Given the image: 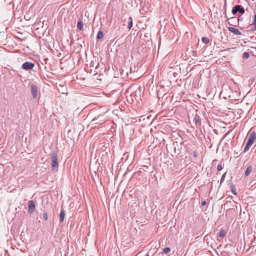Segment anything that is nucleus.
Wrapping results in <instances>:
<instances>
[{
    "label": "nucleus",
    "mask_w": 256,
    "mask_h": 256,
    "mask_svg": "<svg viewBox=\"0 0 256 256\" xmlns=\"http://www.w3.org/2000/svg\"><path fill=\"white\" fill-rule=\"evenodd\" d=\"M244 8L240 5H236L232 9V12L234 15H235L238 12L241 14L244 13Z\"/></svg>",
    "instance_id": "obj_3"
},
{
    "label": "nucleus",
    "mask_w": 256,
    "mask_h": 256,
    "mask_svg": "<svg viewBox=\"0 0 256 256\" xmlns=\"http://www.w3.org/2000/svg\"><path fill=\"white\" fill-rule=\"evenodd\" d=\"M36 210L34 202L33 200H30L28 204V212L30 214L34 212Z\"/></svg>",
    "instance_id": "obj_6"
},
{
    "label": "nucleus",
    "mask_w": 256,
    "mask_h": 256,
    "mask_svg": "<svg viewBox=\"0 0 256 256\" xmlns=\"http://www.w3.org/2000/svg\"><path fill=\"white\" fill-rule=\"evenodd\" d=\"M256 30V26L252 25V24H251L250 26L249 30L254 31Z\"/></svg>",
    "instance_id": "obj_16"
},
{
    "label": "nucleus",
    "mask_w": 256,
    "mask_h": 256,
    "mask_svg": "<svg viewBox=\"0 0 256 256\" xmlns=\"http://www.w3.org/2000/svg\"><path fill=\"white\" fill-rule=\"evenodd\" d=\"M83 27H84V24H83L82 21V20L79 19L77 22V28L80 30H82Z\"/></svg>",
    "instance_id": "obj_8"
},
{
    "label": "nucleus",
    "mask_w": 256,
    "mask_h": 256,
    "mask_svg": "<svg viewBox=\"0 0 256 256\" xmlns=\"http://www.w3.org/2000/svg\"><path fill=\"white\" fill-rule=\"evenodd\" d=\"M256 140V134L254 132H251L248 137V142L244 148V152H247Z\"/></svg>",
    "instance_id": "obj_1"
},
{
    "label": "nucleus",
    "mask_w": 256,
    "mask_h": 256,
    "mask_svg": "<svg viewBox=\"0 0 256 256\" xmlns=\"http://www.w3.org/2000/svg\"><path fill=\"white\" fill-rule=\"evenodd\" d=\"M170 251V248H165L164 250H163V252L164 253V254H166L168 253V252H169Z\"/></svg>",
    "instance_id": "obj_20"
},
{
    "label": "nucleus",
    "mask_w": 256,
    "mask_h": 256,
    "mask_svg": "<svg viewBox=\"0 0 256 256\" xmlns=\"http://www.w3.org/2000/svg\"><path fill=\"white\" fill-rule=\"evenodd\" d=\"M104 36L103 32L101 30L99 31L98 32V34L96 36V38L98 40H100Z\"/></svg>",
    "instance_id": "obj_14"
},
{
    "label": "nucleus",
    "mask_w": 256,
    "mask_h": 256,
    "mask_svg": "<svg viewBox=\"0 0 256 256\" xmlns=\"http://www.w3.org/2000/svg\"><path fill=\"white\" fill-rule=\"evenodd\" d=\"M228 24H230V25H232V24H230V22H228Z\"/></svg>",
    "instance_id": "obj_27"
},
{
    "label": "nucleus",
    "mask_w": 256,
    "mask_h": 256,
    "mask_svg": "<svg viewBox=\"0 0 256 256\" xmlns=\"http://www.w3.org/2000/svg\"><path fill=\"white\" fill-rule=\"evenodd\" d=\"M228 30L230 32L234 33V34H236V35H241L240 32L238 28H234V27H228Z\"/></svg>",
    "instance_id": "obj_7"
},
{
    "label": "nucleus",
    "mask_w": 256,
    "mask_h": 256,
    "mask_svg": "<svg viewBox=\"0 0 256 256\" xmlns=\"http://www.w3.org/2000/svg\"><path fill=\"white\" fill-rule=\"evenodd\" d=\"M225 174H224L222 176V178H221V180H224V176H225Z\"/></svg>",
    "instance_id": "obj_26"
},
{
    "label": "nucleus",
    "mask_w": 256,
    "mask_h": 256,
    "mask_svg": "<svg viewBox=\"0 0 256 256\" xmlns=\"http://www.w3.org/2000/svg\"><path fill=\"white\" fill-rule=\"evenodd\" d=\"M250 56L248 52H244L242 54V58H248Z\"/></svg>",
    "instance_id": "obj_17"
},
{
    "label": "nucleus",
    "mask_w": 256,
    "mask_h": 256,
    "mask_svg": "<svg viewBox=\"0 0 256 256\" xmlns=\"http://www.w3.org/2000/svg\"><path fill=\"white\" fill-rule=\"evenodd\" d=\"M206 204V201H203L202 202V205L203 206H204Z\"/></svg>",
    "instance_id": "obj_25"
},
{
    "label": "nucleus",
    "mask_w": 256,
    "mask_h": 256,
    "mask_svg": "<svg viewBox=\"0 0 256 256\" xmlns=\"http://www.w3.org/2000/svg\"><path fill=\"white\" fill-rule=\"evenodd\" d=\"M193 155L195 158H196L198 156V154L196 152H193Z\"/></svg>",
    "instance_id": "obj_24"
},
{
    "label": "nucleus",
    "mask_w": 256,
    "mask_h": 256,
    "mask_svg": "<svg viewBox=\"0 0 256 256\" xmlns=\"http://www.w3.org/2000/svg\"><path fill=\"white\" fill-rule=\"evenodd\" d=\"M202 42L206 44L209 43L210 40L208 38L202 37Z\"/></svg>",
    "instance_id": "obj_15"
},
{
    "label": "nucleus",
    "mask_w": 256,
    "mask_h": 256,
    "mask_svg": "<svg viewBox=\"0 0 256 256\" xmlns=\"http://www.w3.org/2000/svg\"><path fill=\"white\" fill-rule=\"evenodd\" d=\"M194 121L196 125H200V120L199 116H196L194 118Z\"/></svg>",
    "instance_id": "obj_12"
},
{
    "label": "nucleus",
    "mask_w": 256,
    "mask_h": 256,
    "mask_svg": "<svg viewBox=\"0 0 256 256\" xmlns=\"http://www.w3.org/2000/svg\"><path fill=\"white\" fill-rule=\"evenodd\" d=\"M34 66V63H32L31 62H24L22 64V69H24V70H32Z\"/></svg>",
    "instance_id": "obj_4"
},
{
    "label": "nucleus",
    "mask_w": 256,
    "mask_h": 256,
    "mask_svg": "<svg viewBox=\"0 0 256 256\" xmlns=\"http://www.w3.org/2000/svg\"><path fill=\"white\" fill-rule=\"evenodd\" d=\"M252 167L250 166H248L246 168V169L245 171L244 176H248L250 174V173L252 172Z\"/></svg>",
    "instance_id": "obj_9"
},
{
    "label": "nucleus",
    "mask_w": 256,
    "mask_h": 256,
    "mask_svg": "<svg viewBox=\"0 0 256 256\" xmlns=\"http://www.w3.org/2000/svg\"><path fill=\"white\" fill-rule=\"evenodd\" d=\"M222 169V166L221 164H218L217 166V170L218 171H220Z\"/></svg>",
    "instance_id": "obj_21"
},
{
    "label": "nucleus",
    "mask_w": 256,
    "mask_h": 256,
    "mask_svg": "<svg viewBox=\"0 0 256 256\" xmlns=\"http://www.w3.org/2000/svg\"><path fill=\"white\" fill-rule=\"evenodd\" d=\"M65 216V213L64 210H61L60 214V222H62L64 221Z\"/></svg>",
    "instance_id": "obj_10"
},
{
    "label": "nucleus",
    "mask_w": 256,
    "mask_h": 256,
    "mask_svg": "<svg viewBox=\"0 0 256 256\" xmlns=\"http://www.w3.org/2000/svg\"><path fill=\"white\" fill-rule=\"evenodd\" d=\"M52 160V170L53 171H57L58 166V156L56 152H53L51 156Z\"/></svg>",
    "instance_id": "obj_2"
},
{
    "label": "nucleus",
    "mask_w": 256,
    "mask_h": 256,
    "mask_svg": "<svg viewBox=\"0 0 256 256\" xmlns=\"http://www.w3.org/2000/svg\"><path fill=\"white\" fill-rule=\"evenodd\" d=\"M226 232L223 230H221L219 232L218 236L220 238H224L226 236Z\"/></svg>",
    "instance_id": "obj_13"
},
{
    "label": "nucleus",
    "mask_w": 256,
    "mask_h": 256,
    "mask_svg": "<svg viewBox=\"0 0 256 256\" xmlns=\"http://www.w3.org/2000/svg\"><path fill=\"white\" fill-rule=\"evenodd\" d=\"M43 218H44V219L45 220H48V213L46 212H44V214H43Z\"/></svg>",
    "instance_id": "obj_19"
},
{
    "label": "nucleus",
    "mask_w": 256,
    "mask_h": 256,
    "mask_svg": "<svg viewBox=\"0 0 256 256\" xmlns=\"http://www.w3.org/2000/svg\"><path fill=\"white\" fill-rule=\"evenodd\" d=\"M232 194L234 195H236L237 194V193H236V190L234 188H232Z\"/></svg>",
    "instance_id": "obj_22"
},
{
    "label": "nucleus",
    "mask_w": 256,
    "mask_h": 256,
    "mask_svg": "<svg viewBox=\"0 0 256 256\" xmlns=\"http://www.w3.org/2000/svg\"><path fill=\"white\" fill-rule=\"evenodd\" d=\"M100 116H98V118H94L92 120V122H93V124H98V118H100Z\"/></svg>",
    "instance_id": "obj_18"
},
{
    "label": "nucleus",
    "mask_w": 256,
    "mask_h": 256,
    "mask_svg": "<svg viewBox=\"0 0 256 256\" xmlns=\"http://www.w3.org/2000/svg\"><path fill=\"white\" fill-rule=\"evenodd\" d=\"M37 90H38V88L36 84H32L30 85V92H31V94H32L34 98H37V96H38Z\"/></svg>",
    "instance_id": "obj_5"
},
{
    "label": "nucleus",
    "mask_w": 256,
    "mask_h": 256,
    "mask_svg": "<svg viewBox=\"0 0 256 256\" xmlns=\"http://www.w3.org/2000/svg\"><path fill=\"white\" fill-rule=\"evenodd\" d=\"M174 154H176L178 155L180 154V152L179 150L178 149V152H176V148L175 147L174 148Z\"/></svg>",
    "instance_id": "obj_23"
},
{
    "label": "nucleus",
    "mask_w": 256,
    "mask_h": 256,
    "mask_svg": "<svg viewBox=\"0 0 256 256\" xmlns=\"http://www.w3.org/2000/svg\"><path fill=\"white\" fill-rule=\"evenodd\" d=\"M128 20L129 21L128 24V28L129 30H130L132 26V19L131 17H130L128 18Z\"/></svg>",
    "instance_id": "obj_11"
}]
</instances>
